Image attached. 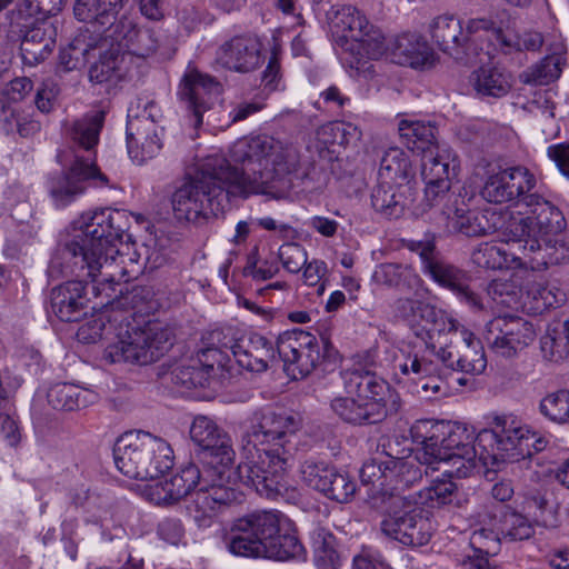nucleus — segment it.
<instances>
[{"label":"nucleus","mask_w":569,"mask_h":569,"mask_svg":"<svg viewBox=\"0 0 569 569\" xmlns=\"http://www.w3.org/2000/svg\"><path fill=\"white\" fill-rule=\"evenodd\" d=\"M231 164L222 156L207 157L193 177L178 188L171 202L178 220L196 222L230 208L232 197L277 194L289 187L299 154L268 136L238 140L230 148Z\"/></svg>","instance_id":"f257e3e1"},{"label":"nucleus","mask_w":569,"mask_h":569,"mask_svg":"<svg viewBox=\"0 0 569 569\" xmlns=\"http://www.w3.org/2000/svg\"><path fill=\"white\" fill-rule=\"evenodd\" d=\"M297 420L271 409L256 411L241 439V461L237 471L240 480L270 500L290 501L298 492L283 481L284 471L292 465L297 451L291 438Z\"/></svg>","instance_id":"f03ea898"},{"label":"nucleus","mask_w":569,"mask_h":569,"mask_svg":"<svg viewBox=\"0 0 569 569\" xmlns=\"http://www.w3.org/2000/svg\"><path fill=\"white\" fill-rule=\"evenodd\" d=\"M288 519L279 511H256L233 521L223 535L227 550L238 557L288 560L303 553L295 532L283 529Z\"/></svg>","instance_id":"7ed1b4c3"},{"label":"nucleus","mask_w":569,"mask_h":569,"mask_svg":"<svg viewBox=\"0 0 569 569\" xmlns=\"http://www.w3.org/2000/svg\"><path fill=\"white\" fill-rule=\"evenodd\" d=\"M82 219L81 232L56 249L48 267L51 278H88L90 260L103 244L101 239L108 242L106 238H119L129 229V216L124 210L101 209Z\"/></svg>","instance_id":"20e7f679"},{"label":"nucleus","mask_w":569,"mask_h":569,"mask_svg":"<svg viewBox=\"0 0 569 569\" xmlns=\"http://www.w3.org/2000/svg\"><path fill=\"white\" fill-rule=\"evenodd\" d=\"M345 387L355 397H336L330 408L346 423H380L400 408L399 398L391 393L388 382L369 370L347 371Z\"/></svg>","instance_id":"39448f33"},{"label":"nucleus","mask_w":569,"mask_h":569,"mask_svg":"<svg viewBox=\"0 0 569 569\" xmlns=\"http://www.w3.org/2000/svg\"><path fill=\"white\" fill-rule=\"evenodd\" d=\"M118 470L137 480H156L173 466V450L162 438L144 431H129L113 446Z\"/></svg>","instance_id":"423d86ee"},{"label":"nucleus","mask_w":569,"mask_h":569,"mask_svg":"<svg viewBox=\"0 0 569 569\" xmlns=\"http://www.w3.org/2000/svg\"><path fill=\"white\" fill-rule=\"evenodd\" d=\"M523 206L532 208L525 218H510L503 236L507 243L517 246L522 254L539 249L540 241L558 237L566 229L562 212L537 193L523 198Z\"/></svg>","instance_id":"0eeeda50"},{"label":"nucleus","mask_w":569,"mask_h":569,"mask_svg":"<svg viewBox=\"0 0 569 569\" xmlns=\"http://www.w3.org/2000/svg\"><path fill=\"white\" fill-rule=\"evenodd\" d=\"M387 495L389 506L380 522L381 532L407 547L427 545L432 535L429 511L418 502L416 496H405L403 491H385L383 497Z\"/></svg>","instance_id":"6e6552de"},{"label":"nucleus","mask_w":569,"mask_h":569,"mask_svg":"<svg viewBox=\"0 0 569 569\" xmlns=\"http://www.w3.org/2000/svg\"><path fill=\"white\" fill-rule=\"evenodd\" d=\"M173 346L171 330L158 323L144 327L127 323L118 333V341L104 350V358L110 362H130L146 366L159 360Z\"/></svg>","instance_id":"1a4fd4ad"},{"label":"nucleus","mask_w":569,"mask_h":569,"mask_svg":"<svg viewBox=\"0 0 569 569\" xmlns=\"http://www.w3.org/2000/svg\"><path fill=\"white\" fill-rule=\"evenodd\" d=\"M409 432L412 441L420 446L416 449L415 458L421 465L435 466L440 456L462 450L470 459L476 449L473 432L461 423L418 420Z\"/></svg>","instance_id":"9d476101"},{"label":"nucleus","mask_w":569,"mask_h":569,"mask_svg":"<svg viewBox=\"0 0 569 569\" xmlns=\"http://www.w3.org/2000/svg\"><path fill=\"white\" fill-rule=\"evenodd\" d=\"M278 362H283L284 371L293 379L305 378L321 363H335L338 351L330 340H319L301 329L284 331L277 339Z\"/></svg>","instance_id":"9b49d317"},{"label":"nucleus","mask_w":569,"mask_h":569,"mask_svg":"<svg viewBox=\"0 0 569 569\" xmlns=\"http://www.w3.org/2000/svg\"><path fill=\"white\" fill-rule=\"evenodd\" d=\"M437 360L445 367L468 375H480L487 359L480 340L460 323H450V329L439 341Z\"/></svg>","instance_id":"f8f14e48"},{"label":"nucleus","mask_w":569,"mask_h":569,"mask_svg":"<svg viewBox=\"0 0 569 569\" xmlns=\"http://www.w3.org/2000/svg\"><path fill=\"white\" fill-rule=\"evenodd\" d=\"M129 109L127 121V147L130 158L138 164L154 158L162 148V113L154 101L143 103L141 112L132 114Z\"/></svg>","instance_id":"ddd939ff"},{"label":"nucleus","mask_w":569,"mask_h":569,"mask_svg":"<svg viewBox=\"0 0 569 569\" xmlns=\"http://www.w3.org/2000/svg\"><path fill=\"white\" fill-rule=\"evenodd\" d=\"M533 326L521 317L503 316L490 320L483 333L487 346L497 355L511 358L535 340Z\"/></svg>","instance_id":"4468645a"},{"label":"nucleus","mask_w":569,"mask_h":569,"mask_svg":"<svg viewBox=\"0 0 569 569\" xmlns=\"http://www.w3.org/2000/svg\"><path fill=\"white\" fill-rule=\"evenodd\" d=\"M300 472L308 487L336 502L347 503L356 493V482L351 477L325 461L306 460Z\"/></svg>","instance_id":"2eb2a0df"},{"label":"nucleus","mask_w":569,"mask_h":569,"mask_svg":"<svg viewBox=\"0 0 569 569\" xmlns=\"http://www.w3.org/2000/svg\"><path fill=\"white\" fill-rule=\"evenodd\" d=\"M535 187L536 178L527 168L512 167L489 174L481 196L492 203L517 201L523 204V198L530 196Z\"/></svg>","instance_id":"dca6fc26"},{"label":"nucleus","mask_w":569,"mask_h":569,"mask_svg":"<svg viewBox=\"0 0 569 569\" xmlns=\"http://www.w3.org/2000/svg\"><path fill=\"white\" fill-rule=\"evenodd\" d=\"M387 457L385 461L371 459L362 466L360 478L363 483L383 487L388 481H395L390 492H400L422 480V471L415 463L402 461L391 451H387Z\"/></svg>","instance_id":"f3484780"},{"label":"nucleus","mask_w":569,"mask_h":569,"mask_svg":"<svg viewBox=\"0 0 569 569\" xmlns=\"http://www.w3.org/2000/svg\"><path fill=\"white\" fill-rule=\"evenodd\" d=\"M222 92V86L213 77L189 68L183 74L179 86V97L187 103L191 112L192 126L198 129L202 124V116L209 110Z\"/></svg>","instance_id":"a211bd4d"},{"label":"nucleus","mask_w":569,"mask_h":569,"mask_svg":"<svg viewBox=\"0 0 569 569\" xmlns=\"http://www.w3.org/2000/svg\"><path fill=\"white\" fill-rule=\"evenodd\" d=\"M80 161L72 160L66 171L50 179L49 192L56 207L63 208L83 194L90 180L99 181L100 186L108 184V177L99 168H90Z\"/></svg>","instance_id":"6ab92c4d"},{"label":"nucleus","mask_w":569,"mask_h":569,"mask_svg":"<svg viewBox=\"0 0 569 569\" xmlns=\"http://www.w3.org/2000/svg\"><path fill=\"white\" fill-rule=\"evenodd\" d=\"M190 438L198 447L197 455L200 458L211 457L221 466L232 462L234 451L230 437L211 419L196 417L190 427Z\"/></svg>","instance_id":"aec40b11"},{"label":"nucleus","mask_w":569,"mask_h":569,"mask_svg":"<svg viewBox=\"0 0 569 569\" xmlns=\"http://www.w3.org/2000/svg\"><path fill=\"white\" fill-rule=\"evenodd\" d=\"M50 310L61 321L79 322L90 310V299L83 280H70L51 289Z\"/></svg>","instance_id":"412c9836"},{"label":"nucleus","mask_w":569,"mask_h":569,"mask_svg":"<svg viewBox=\"0 0 569 569\" xmlns=\"http://www.w3.org/2000/svg\"><path fill=\"white\" fill-rule=\"evenodd\" d=\"M200 481L199 467L193 462H188L169 479L150 485L146 495L158 506H172L190 495Z\"/></svg>","instance_id":"4be33fe9"},{"label":"nucleus","mask_w":569,"mask_h":569,"mask_svg":"<svg viewBox=\"0 0 569 569\" xmlns=\"http://www.w3.org/2000/svg\"><path fill=\"white\" fill-rule=\"evenodd\" d=\"M508 221L501 211L495 208L467 210L457 208L448 217L447 229L451 233L466 237H483L506 228Z\"/></svg>","instance_id":"5701e85b"},{"label":"nucleus","mask_w":569,"mask_h":569,"mask_svg":"<svg viewBox=\"0 0 569 569\" xmlns=\"http://www.w3.org/2000/svg\"><path fill=\"white\" fill-rule=\"evenodd\" d=\"M103 123L104 111L102 110L87 113L72 123L69 138L72 142L73 160H81L80 162L84 166L98 168L96 148Z\"/></svg>","instance_id":"b1692460"},{"label":"nucleus","mask_w":569,"mask_h":569,"mask_svg":"<svg viewBox=\"0 0 569 569\" xmlns=\"http://www.w3.org/2000/svg\"><path fill=\"white\" fill-rule=\"evenodd\" d=\"M242 497L243 495L234 488L212 483L194 492L189 511L199 527H209L221 507L241 502Z\"/></svg>","instance_id":"393cba45"},{"label":"nucleus","mask_w":569,"mask_h":569,"mask_svg":"<svg viewBox=\"0 0 569 569\" xmlns=\"http://www.w3.org/2000/svg\"><path fill=\"white\" fill-rule=\"evenodd\" d=\"M234 359L240 367L252 372H264L278 362L277 342L251 332L239 337Z\"/></svg>","instance_id":"a878e982"},{"label":"nucleus","mask_w":569,"mask_h":569,"mask_svg":"<svg viewBox=\"0 0 569 569\" xmlns=\"http://www.w3.org/2000/svg\"><path fill=\"white\" fill-rule=\"evenodd\" d=\"M391 62L411 68H422L433 61V51L426 39L416 32H403L387 44Z\"/></svg>","instance_id":"bb28decb"},{"label":"nucleus","mask_w":569,"mask_h":569,"mask_svg":"<svg viewBox=\"0 0 569 569\" xmlns=\"http://www.w3.org/2000/svg\"><path fill=\"white\" fill-rule=\"evenodd\" d=\"M425 271L440 286L453 291L461 302L477 310L482 309L481 296L470 287V279L461 269L438 258L429 262Z\"/></svg>","instance_id":"cd10ccee"},{"label":"nucleus","mask_w":569,"mask_h":569,"mask_svg":"<svg viewBox=\"0 0 569 569\" xmlns=\"http://www.w3.org/2000/svg\"><path fill=\"white\" fill-rule=\"evenodd\" d=\"M421 177L426 184V200L432 206L450 190L456 166H451L448 158L429 152L421 159Z\"/></svg>","instance_id":"c85d7f7f"},{"label":"nucleus","mask_w":569,"mask_h":569,"mask_svg":"<svg viewBox=\"0 0 569 569\" xmlns=\"http://www.w3.org/2000/svg\"><path fill=\"white\" fill-rule=\"evenodd\" d=\"M108 46L107 38L88 27L79 33L59 52L58 71L70 72L86 67L89 56L97 49Z\"/></svg>","instance_id":"c756f323"},{"label":"nucleus","mask_w":569,"mask_h":569,"mask_svg":"<svg viewBox=\"0 0 569 569\" xmlns=\"http://www.w3.org/2000/svg\"><path fill=\"white\" fill-rule=\"evenodd\" d=\"M126 232L119 238L109 239L110 241L101 242V249L97 248V254L93 256L91 261V266H89L88 278L91 279L92 282H97L99 284H112L127 282L129 280L128 272L126 268L122 266L123 259L120 261L114 257L118 253V249L116 248V242L121 241ZM104 240H108L107 238Z\"/></svg>","instance_id":"7c9ffc66"},{"label":"nucleus","mask_w":569,"mask_h":569,"mask_svg":"<svg viewBox=\"0 0 569 569\" xmlns=\"http://www.w3.org/2000/svg\"><path fill=\"white\" fill-rule=\"evenodd\" d=\"M224 67L237 72H250L261 63V43L254 37L238 36L221 47Z\"/></svg>","instance_id":"2f4dec72"},{"label":"nucleus","mask_w":569,"mask_h":569,"mask_svg":"<svg viewBox=\"0 0 569 569\" xmlns=\"http://www.w3.org/2000/svg\"><path fill=\"white\" fill-rule=\"evenodd\" d=\"M129 53L122 52L120 44L111 46L100 53L99 60L89 69V80L96 84H116L128 73Z\"/></svg>","instance_id":"473e14b6"},{"label":"nucleus","mask_w":569,"mask_h":569,"mask_svg":"<svg viewBox=\"0 0 569 569\" xmlns=\"http://www.w3.org/2000/svg\"><path fill=\"white\" fill-rule=\"evenodd\" d=\"M403 187L380 181L371 192V206L373 210L387 219H399L408 208V198Z\"/></svg>","instance_id":"72a5a7b5"},{"label":"nucleus","mask_w":569,"mask_h":569,"mask_svg":"<svg viewBox=\"0 0 569 569\" xmlns=\"http://www.w3.org/2000/svg\"><path fill=\"white\" fill-rule=\"evenodd\" d=\"M526 428L523 427H502L480 435L479 441L488 438L493 441L496 451L492 455L493 459L500 457L502 460L510 462H518L519 468L522 467L523 452L522 440H525Z\"/></svg>","instance_id":"f704fd0d"},{"label":"nucleus","mask_w":569,"mask_h":569,"mask_svg":"<svg viewBox=\"0 0 569 569\" xmlns=\"http://www.w3.org/2000/svg\"><path fill=\"white\" fill-rule=\"evenodd\" d=\"M52 34L51 27L43 22L28 28L20 44L24 63L33 66L49 57L54 47Z\"/></svg>","instance_id":"c9c22d12"},{"label":"nucleus","mask_w":569,"mask_h":569,"mask_svg":"<svg viewBox=\"0 0 569 569\" xmlns=\"http://www.w3.org/2000/svg\"><path fill=\"white\" fill-rule=\"evenodd\" d=\"M327 16L333 31L346 40L361 39L370 28L366 17L349 4L333 6Z\"/></svg>","instance_id":"e433bc0d"},{"label":"nucleus","mask_w":569,"mask_h":569,"mask_svg":"<svg viewBox=\"0 0 569 569\" xmlns=\"http://www.w3.org/2000/svg\"><path fill=\"white\" fill-rule=\"evenodd\" d=\"M415 171L407 153L399 148L385 151L379 168L380 181L408 187Z\"/></svg>","instance_id":"4c0bfd02"},{"label":"nucleus","mask_w":569,"mask_h":569,"mask_svg":"<svg viewBox=\"0 0 569 569\" xmlns=\"http://www.w3.org/2000/svg\"><path fill=\"white\" fill-rule=\"evenodd\" d=\"M470 82L482 98H501L511 89L510 76L497 67H480L472 72Z\"/></svg>","instance_id":"58836bf2"},{"label":"nucleus","mask_w":569,"mask_h":569,"mask_svg":"<svg viewBox=\"0 0 569 569\" xmlns=\"http://www.w3.org/2000/svg\"><path fill=\"white\" fill-rule=\"evenodd\" d=\"M522 259H528L536 267H549L567 263L569 261V246L557 237L540 241L539 249L527 251L522 257L511 253V261H519V264L526 263Z\"/></svg>","instance_id":"ea45409f"},{"label":"nucleus","mask_w":569,"mask_h":569,"mask_svg":"<svg viewBox=\"0 0 569 569\" xmlns=\"http://www.w3.org/2000/svg\"><path fill=\"white\" fill-rule=\"evenodd\" d=\"M47 398L53 409L72 411L92 403L96 395L76 385L62 382L52 386Z\"/></svg>","instance_id":"a19ab883"},{"label":"nucleus","mask_w":569,"mask_h":569,"mask_svg":"<svg viewBox=\"0 0 569 569\" xmlns=\"http://www.w3.org/2000/svg\"><path fill=\"white\" fill-rule=\"evenodd\" d=\"M398 130L408 149L421 151L422 157L429 152L438 154V152H436V128L430 123L401 120Z\"/></svg>","instance_id":"79ce46f5"},{"label":"nucleus","mask_w":569,"mask_h":569,"mask_svg":"<svg viewBox=\"0 0 569 569\" xmlns=\"http://www.w3.org/2000/svg\"><path fill=\"white\" fill-rule=\"evenodd\" d=\"M74 17L82 22L90 24L93 30L102 34L117 21L114 13L109 10L102 0H76L73 6Z\"/></svg>","instance_id":"37998d69"},{"label":"nucleus","mask_w":569,"mask_h":569,"mask_svg":"<svg viewBox=\"0 0 569 569\" xmlns=\"http://www.w3.org/2000/svg\"><path fill=\"white\" fill-rule=\"evenodd\" d=\"M438 347L435 342H426L425 349L413 355H409L403 363L400 365V371L403 375L415 376V381L422 382L427 377L439 373L440 361L437 360Z\"/></svg>","instance_id":"c03bdc74"},{"label":"nucleus","mask_w":569,"mask_h":569,"mask_svg":"<svg viewBox=\"0 0 569 569\" xmlns=\"http://www.w3.org/2000/svg\"><path fill=\"white\" fill-rule=\"evenodd\" d=\"M540 343L549 360L557 362L569 359V319L550 323Z\"/></svg>","instance_id":"a18cd8bd"},{"label":"nucleus","mask_w":569,"mask_h":569,"mask_svg":"<svg viewBox=\"0 0 569 569\" xmlns=\"http://www.w3.org/2000/svg\"><path fill=\"white\" fill-rule=\"evenodd\" d=\"M539 413L558 426L569 425V389L561 388L543 396L538 406Z\"/></svg>","instance_id":"49530a36"},{"label":"nucleus","mask_w":569,"mask_h":569,"mask_svg":"<svg viewBox=\"0 0 569 569\" xmlns=\"http://www.w3.org/2000/svg\"><path fill=\"white\" fill-rule=\"evenodd\" d=\"M124 46L137 57H148L157 51L160 43V33L153 29H137L129 23V30L123 36Z\"/></svg>","instance_id":"de8ad7c7"},{"label":"nucleus","mask_w":569,"mask_h":569,"mask_svg":"<svg viewBox=\"0 0 569 569\" xmlns=\"http://www.w3.org/2000/svg\"><path fill=\"white\" fill-rule=\"evenodd\" d=\"M561 62L558 56H547L538 63L520 74V80L527 84L545 86L560 77Z\"/></svg>","instance_id":"09e8293b"},{"label":"nucleus","mask_w":569,"mask_h":569,"mask_svg":"<svg viewBox=\"0 0 569 569\" xmlns=\"http://www.w3.org/2000/svg\"><path fill=\"white\" fill-rule=\"evenodd\" d=\"M532 299V309L542 313L550 308H558L567 301L566 292L555 283H535L528 290Z\"/></svg>","instance_id":"8fccbe9b"},{"label":"nucleus","mask_w":569,"mask_h":569,"mask_svg":"<svg viewBox=\"0 0 569 569\" xmlns=\"http://www.w3.org/2000/svg\"><path fill=\"white\" fill-rule=\"evenodd\" d=\"M469 458L467 459L466 450H462L440 456L437 458L436 465H443V476L450 479H462L469 477L477 467L478 453L476 449H473V455L471 453Z\"/></svg>","instance_id":"3c124183"},{"label":"nucleus","mask_w":569,"mask_h":569,"mask_svg":"<svg viewBox=\"0 0 569 569\" xmlns=\"http://www.w3.org/2000/svg\"><path fill=\"white\" fill-rule=\"evenodd\" d=\"M481 52L482 48L473 43V38L467 34L462 26L461 34L453 36L451 42L445 46L443 50L445 54L463 64L472 63L478 58L479 61L482 62L483 60L480 58Z\"/></svg>","instance_id":"603ef678"},{"label":"nucleus","mask_w":569,"mask_h":569,"mask_svg":"<svg viewBox=\"0 0 569 569\" xmlns=\"http://www.w3.org/2000/svg\"><path fill=\"white\" fill-rule=\"evenodd\" d=\"M533 525L527 517L516 511H505L500 519L499 533L502 539L509 541H521L533 535Z\"/></svg>","instance_id":"864d4df0"},{"label":"nucleus","mask_w":569,"mask_h":569,"mask_svg":"<svg viewBox=\"0 0 569 569\" xmlns=\"http://www.w3.org/2000/svg\"><path fill=\"white\" fill-rule=\"evenodd\" d=\"M171 375L174 385L187 389L206 387L210 378L207 368L199 359V353H197V359L191 360V363L177 367Z\"/></svg>","instance_id":"5fc2aeb1"},{"label":"nucleus","mask_w":569,"mask_h":569,"mask_svg":"<svg viewBox=\"0 0 569 569\" xmlns=\"http://www.w3.org/2000/svg\"><path fill=\"white\" fill-rule=\"evenodd\" d=\"M457 489V485L449 478V480L436 481L432 486L412 496H416L421 506L428 503L432 508H439L453 501Z\"/></svg>","instance_id":"6e6d98bb"},{"label":"nucleus","mask_w":569,"mask_h":569,"mask_svg":"<svg viewBox=\"0 0 569 569\" xmlns=\"http://www.w3.org/2000/svg\"><path fill=\"white\" fill-rule=\"evenodd\" d=\"M66 0H22L16 10V16L21 20L34 18L44 21L47 18L61 11Z\"/></svg>","instance_id":"4d7b16f0"},{"label":"nucleus","mask_w":569,"mask_h":569,"mask_svg":"<svg viewBox=\"0 0 569 569\" xmlns=\"http://www.w3.org/2000/svg\"><path fill=\"white\" fill-rule=\"evenodd\" d=\"M416 322H423V328L428 335L438 332L440 341H443V336L450 329V323H459L453 319L447 318L441 310L425 302H420ZM429 337L431 338V336Z\"/></svg>","instance_id":"13d9d810"},{"label":"nucleus","mask_w":569,"mask_h":569,"mask_svg":"<svg viewBox=\"0 0 569 569\" xmlns=\"http://www.w3.org/2000/svg\"><path fill=\"white\" fill-rule=\"evenodd\" d=\"M315 562L321 569H336L340 556L336 550V539L331 533L320 531L315 539Z\"/></svg>","instance_id":"bf43d9fd"},{"label":"nucleus","mask_w":569,"mask_h":569,"mask_svg":"<svg viewBox=\"0 0 569 569\" xmlns=\"http://www.w3.org/2000/svg\"><path fill=\"white\" fill-rule=\"evenodd\" d=\"M488 296L498 306L517 309L520 305L521 289L512 280L497 279L488 286Z\"/></svg>","instance_id":"052dcab7"},{"label":"nucleus","mask_w":569,"mask_h":569,"mask_svg":"<svg viewBox=\"0 0 569 569\" xmlns=\"http://www.w3.org/2000/svg\"><path fill=\"white\" fill-rule=\"evenodd\" d=\"M430 34L433 43L443 52L451 38L461 34V21L453 16H439L430 24Z\"/></svg>","instance_id":"680f3d73"},{"label":"nucleus","mask_w":569,"mask_h":569,"mask_svg":"<svg viewBox=\"0 0 569 569\" xmlns=\"http://www.w3.org/2000/svg\"><path fill=\"white\" fill-rule=\"evenodd\" d=\"M471 259L479 268L491 270L501 269L509 261L508 253L505 250L490 243L480 244L472 252Z\"/></svg>","instance_id":"e2e57ef3"},{"label":"nucleus","mask_w":569,"mask_h":569,"mask_svg":"<svg viewBox=\"0 0 569 569\" xmlns=\"http://www.w3.org/2000/svg\"><path fill=\"white\" fill-rule=\"evenodd\" d=\"M410 270L399 263H382L378 266L372 279L378 284L399 288L406 284Z\"/></svg>","instance_id":"0e129e2a"},{"label":"nucleus","mask_w":569,"mask_h":569,"mask_svg":"<svg viewBox=\"0 0 569 569\" xmlns=\"http://www.w3.org/2000/svg\"><path fill=\"white\" fill-rule=\"evenodd\" d=\"M206 348H214L217 350H230L234 357L236 345L239 342L237 331L232 327L217 328L203 336Z\"/></svg>","instance_id":"69168bd1"},{"label":"nucleus","mask_w":569,"mask_h":569,"mask_svg":"<svg viewBox=\"0 0 569 569\" xmlns=\"http://www.w3.org/2000/svg\"><path fill=\"white\" fill-rule=\"evenodd\" d=\"M279 258L284 269L297 273L307 264L305 248L296 242L286 243L279 249Z\"/></svg>","instance_id":"338daca9"},{"label":"nucleus","mask_w":569,"mask_h":569,"mask_svg":"<svg viewBox=\"0 0 569 569\" xmlns=\"http://www.w3.org/2000/svg\"><path fill=\"white\" fill-rule=\"evenodd\" d=\"M371 26L365 32L361 39H357L360 49L370 58L378 59L382 54H387V46L385 44L383 36L379 31L371 32Z\"/></svg>","instance_id":"774afa93"}]
</instances>
